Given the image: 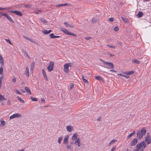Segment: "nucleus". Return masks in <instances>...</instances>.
Listing matches in <instances>:
<instances>
[{"mask_svg": "<svg viewBox=\"0 0 151 151\" xmlns=\"http://www.w3.org/2000/svg\"><path fill=\"white\" fill-rule=\"evenodd\" d=\"M21 115L19 113H16L11 116L9 117V119H11L16 118H19L21 117Z\"/></svg>", "mask_w": 151, "mask_h": 151, "instance_id": "obj_6", "label": "nucleus"}, {"mask_svg": "<svg viewBox=\"0 0 151 151\" xmlns=\"http://www.w3.org/2000/svg\"><path fill=\"white\" fill-rule=\"evenodd\" d=\"M74 87V85L73 83H71L70 86V89H72Z\"/></svg>", "mask_w": 151, "mask_h": 151, "instance_id": "obj_53", "label": "nucleus"}, {"mask_svg": "<svg viewBox=\"0 0 151 151\" xmlns=\"http://www.w3.org/2000/svg\"><path fill=\"white\" fill-rule=\"evenodd\" d=\"M42 33L46 35L50 33L51 32V30H47L45 29L43 30L42 31Z\"/></svg>", "mask_w": 151, "mask_h": 151, "instance_id": "obj_15", "label": "nucleus"}, {"mask_svg": "<svg viewBox=\"0 0 151 151\" xmlns=\"http://www.w3.org/2000/svg\"><path fill=\"white\" fill-rule=\"evenodd\" d=\"M119 30V28L117 27H115L114 28V30L115 31H118Z\"/></svg>", "mask_w": 151, "mask_h": 151, "instance_id": "obj_52", "label": "nucleus"}, {"mask_svg": "<svg viewBox=\"0 0 151 151\" xmlns=\"http://www.w3.org/2000/svg\"><path fill=\"white\" fill-rule=\"evenodd\" d=\"M17 98L22 103H24L25 102L22 99L20 98L19 96H17Z\"/></svg>", "mask_w": 151, "mask_h": 151, "instance_id": "obj_30", "label": "nucleus"}, {"mask_svg": "<svg viewBox=\"0 0 151 151\" xmlns=\"http://www.w3.org/2000/svg\"><path fill=\"white\" fill-rule=\"evenodd\" d=\"M25 89L28 93H29L30 95H31L32 93L31 92V91L29 89V88L28 87H25Z\"/></svg>", "mask_w": 151, "mask_h": 151, "instance_id": "obj_16", "label": "nucleus"}, {"mask_svg": "<svg viewBox=\"0 0 151 151\" xmlns=\"http://www.w3.org/2000/svg\"><path fill=\"white\" fill-rule=\"evenodd\" d=\"M60 29L63 31V32L65 33V34H67L68 35H70L71 36H76V35L75 34H73L71 32H69L68 31L64 29L63 27H60Z\"/></svg>", "mask_w": 151, "mask_h": 151, "instance_id": "obj_3", "label": "nucleus"}, {"mask_svg": "<svg viewBox=\"0 0 151 151\" xmlns=\"http://www.w3.org/2000/svg\"><path fill=\"white\" fill-rule=\"evenodd\" d=\"M118 76H122L125 77L126 78H129V76H125L122 74L119 73L117 74Z\"/></svg>", "mask_w": 151, "mask_h": 151, "instance_id": "obj_21", "label": "nucleus"}, {"mask_svg": "<svg viewBox=\"0 0 151 151\" xmlns=\"http://www.w3.org/2000/svg\"><path fill=\"white\" fill-rule=\"evenodd\" d=\"M73 63H67L65 64L64 65V68L63 69L64 72L67 73H68L69 71L68 67L73 66Z\"/></svg>", "mask_w": 151, "mask_h": 151, "instance_id": "obj_2", "label": "nucleus"}, {"mask_svg": "<svg viewBox=\"0 0 151 151\" xmlns=\"http://www.w3.org/2000/svg\"><path fill=\"white\" fill-rule=\"evenodd\" d=\"M9 12L15 14L16 15H19L20 16H22V14L21 12L18 11H9Z\"/></svg>", "mask_w": 151, "mask_h": 151, "instance_id": "obj_7", "label": "nucleus"}, {"mask_svg": "<svg viewBox=\"0 0 151 151\" xmlns=\"http://www.w3.org/2000/svg\"><path fill=\"white\" fill-rule=\"evenodd\" d=\"M91 22L93 23H95L96 22L97 20L96 19H93L92 20Z\"/></svg>", "mask_w": 151, "mask_h": 151, "instance_id": "obj_43", "label": "nucleus"}, {"mask_svg": "<svg viewBox=\"0 0 151 151\" xmlns=\"http://www.w3.org/2000/svg\"><path fill=\"white\" fill-rule=\"evenodd\" d=\"M7 104L8 105H10L11 104V102L9 100L7 102Z\"/></svg>", "mask_w": 151, "mask_h": 151, "instance_id": "obj_64", "label": "nucleus"}, {"mask_svg": "<svg viewBox=\"0 0 151 151\" xmlns=\"http://www.w3.org/2000/svg\"><path fill=\"white\" fill-rule=\"evenodd\" d=\"M35 65V62H33L32 63L31 65L30 68H34V67Z\"/></svg>", "mask_w": 151, "mask_h": 151, "instance_id": "obj_49", "label": "nucleus"}, {"mask_svg": "<svg viewBox=\"0 0 151 151\" xmlns=\"http://www.w3.org/2000/svg\"><path fill=\"white\" fill-rule=\"evenodd\" d=\"M109 55L110 57L115 56V55H114L112 54L111 53H109Z\"/></svg>", "mask_w": 151, "mask_h": 151, "instance_id": "obj_63", "label": "nucleus"}, {"mask_svg": "<svg viewBox=\"0 0 151 151\" xmlns=\"http://www.w3.org/2000/svg\"><path fill=\"white\" fill-rule=\"evenodd\" d=\"M145 141L147 142V144H149L151 142V139L150 137H146L145 138Z\"/></svg>", "mask_w": 151, "mask_h": 151, "instance_id": "obj_14", "label": "nucleus"}, {"mask_svg": "<svg viewBox=\"0 0 151 151\" xmlns=\"http://www.w3.org/2000/svg\"><path fill=\"white\" fill-rule=\"evenodd\" d=\"M110 71L112 72H116V71L114 70H111Z\"/></svg>", "mask_w": 151, "mask_h": 151, "instance_id": "obj_61", "label": "nucleus"}, {"mask_svg": "<svg viewBox=\"0 0 151 151\" xmlns=\"http://www.w3.org/2000/svg\"><path fill=\"white\" fill-rule=\"evenodd\" d=\"M16 93L19 94H21V93L17 89H16Z\"/></svg>", "mask_w": 151, "mask_h": 151, "instance_id": "obj_56", "label": "nucleus"}, {"mask_svg": "<svg viewBox=\"0 0 151 151\" xmlns=\"http://www.w3.org/2000/svg\"><path fill=\"white\" fill-rule=\"evenodd\" d=\"M143 13L141 12H139V13L137 15L138 18L141 17H142Z\"/></svg>", "mask_w": 151, "mask_h": 151, "instance_id": "obj_23", "label": "nucleus"}, {"mask_svg": "<svg viewBox=\"0 0 151 151\" xmlns=\"http://www.w3.org/2000/svg\"><path fill=\"white\" fill-rule=\"evenodd\" d=\"M23 52L24 53V54L26 55L29 58V59H30V57H29V56L28 55L27 53V52H25L24 51H23Z\"/></svg>", "mask_w": 151, "mask_h": 151, "instance_id": "obj_41", "label": "nucleus"}, {"mask_svg": "<svg viewBox=\"0 0 151 151\" xmlns=\"http://www.w3.org/2000/svg\"><path fill=\"white\" fill-rule=\"evenodd\" d=\"M137 139L136 138L134 139L131 142L130 145L131 146H133L135 145L137 143Z\"/></svg>", "mask_w": 151, "mask_h": 151, "instance_id": "obj_9", "label": "nucleus"}, {"mask_svg": "<svg viewBox=\"0 0 151 151\" xmlns=\"http://www.w3.org/2000/svg\"><path fill=\"white\" fill-rule=\"evenodd\" d=\"M42 11L40 10H38L37 9H36L35 11V13L36 14H40L41 13Z\"/></svg>", "mask_w": 151, "mask_h": 151, "instance_id": "obj_26", "label": "nucleus"}, {"mask_svg": "<svg viewBox=\"0 0 151 151\" xmlns=\"http://www.w3.org/2000/svg\"><path fill=\"white\" fill-rule=\"evenodd\" d=\"M0 14L2 16H4L5 17H6L8 15L6 14H2L1 13H0Z\"/></svg>", "mask_w": 151, "mask_h": 151, "instance_id": "obj_47", "label": "nucleus"}, {"mask_svg": "<svg viewBox=\"0 0 151 151\" xmlns=\"http://www.w3.org/2000/svg\"><path fill=\"white\" fill-rule=\"evenodd\" d=\"M4 100H6V99L3 96L1 95H0V101H3Z\"/></svg>", "mask_w": 151, "mask_h": 151, "instance_id": "obj_28", "label": "nucleus"}, {"mask_svg": "<svg viewBox=\"0 0 151 151\" xmlns=\"http://www.w3.org/2000/svg\"><path fill=\"white\" fill-rule=\"evenodd\" d=\"M121 18L124 22L125 23L129 22V21L127 18L122 17H121Z\"/></svg>", "mask_w": 151, "mask_h": 151, "instance_id": "obj_25", "label": "nucleus"}, {"mask_svg": "<svg viewBox=\"0 0 151 151\" xmlns=\"http://www.w3.org/2000/svg\"><path fill=\"white\" fill-rule=\"evenodd\" d=\"M114 20V18L113 17L109 18V21L111 22L113 21Z\"/></svg>", "mask_w": 151, "mask_h": 151, "instance_id": "obj_50", "label": "nucleus"}, {"mask_svg": "<svg viewBox=\"0 0 151 151\" xmlns=\"http://www.w3.org/2000/svg\"><path fill=\"white\" fill-rule=\"evenodd\" d=\"M5 40H6L7 42L9 43L10 45H12V43L11 42L10 40L9 39H5Z\"/></svg>", "mask_w": 151, "mask_h": 151, "instance_id": "obj_42", "label": "nucleus"}, {"mask_svg": "<svg viewBox=\"0 0 151 151\" xmlns=\"http://www.w3.org/2000/svg\"><path fill=\"white\" fill-rule=\"evenodd\" d=\"M0 63L2 65H4V60L2 57L1 56L0 57Z\"/></svg>", "mask_w": 151, "mask_h": 151, "instance_id": "obj_27", "label": "nucleus"}, {"mask_svg": "<svg viewBox=\"0 0 151 151\" xmlns=\"http://www.w3.org/2000/svg\"><path fill=\"white\" fill-rule=\"evenodd\" d=\"M91 38V37H87L86 38H85V39H86V40H89Z\"/></svg>", "mask_w": 151, "mask_h": 151, "instance_id": "obj_58", "label": "nucleus"}, {"mask_svg": "<svg viewBox=\"0 0 151 151\" xmlns=\"http://www.w3.org/2000/svg\"><path fill=\"white\" fill-rule=\"evenodd\" d=\"M50 36L51 38H54L55 35L53 33H51L50 34Z\"/></svg>", "mask_w": 151, "mask_h": 151, "instance_id": "obj_40", "label": "nucleus"}, {"mask_svg": "<svg viewBox=\"0 0 151 151\" xmlns=\"http://www.w3.org/2000/svg\"><path fill=\"white\" fill-rule=\"evenodd\" d=\"M66 129L68 132H70L73 130V127L72 126L68 125L66 126Z\"/></svg>", "mask_w": 151, "mask_h": 151, "instance_id": "obj_8", "label": "nucleus"}, {"mask_svg": "<svg viewBox=\"0 0 151 151\" xmlns=\"http://www.w3.org/2000/svg\"><path fill=\"white\" fill-rule=\"evenodd\" d=\"M83 81L84 83H88V81L86 79H83Z\"/></svg>", "mask_w": 151, "mask_h": 151, "instance_id": "obj_54", "label": "nucleus"}, {"mask_svg": "<svg viewBox=\"0 0 151 151\" xmlns=\"http://www.w3.org/2000/svg\"><path fill=\"white\" fill-rule=\"evenodd\" d=\"M134 72V71H131L128 72V75H131L133 74Z\"/></svg>", "mask_w": 151, "mask_h": 151, "instance_id": "obj_45", "label": "nucleus"}, {"mask_svg": "<svg viewBox=\"0 0 151 151\" xmlns=\"http://www.w3.org/2000/svg\"><path fill=\"white\" fill-rule=\"evenodd\" d=\"M136 148V149L135 150H134L133 151H139V150L140 149V147H138V145H137Z\"/></svg>", "mask_w": 151, "mask_h": 151, "instance_id": "obj_38", "label": "nucleus"}, {"mask_svg": "<svg viewBox=\"0 0 151 151\" xmlns=\"http://www.w3.org/2000/svg\"><path fill=\"white\" fill-rule=\"evenodd\" d=\"M69 139V136L68 135H66L65 136L64 141H63V143L65 144H67L68 143Z\"/></svg>", "mask_w": 151, "mask_h": 151, "instance_id": "obj_10", "label": "nucleus"}, {"mask_svg": "<svg viewBox=\"0 0 151 151\" xmlns=\"http://www.w3.org/2000/svg\"><path fill=\"white\" fill-rule=\"evenodd\" d=\"M116 142H117V140L116 139H113L109 143V145H111L113 143H115Z\"/></svg>", "mask_w": 151, "mask_h": 151, "instance_id": "obj_37", "label": "nucleus"}, {"mask_svg": "<svg viewBox=\"0 0 151 151\" xmlns=\"http://www.w3.org/2000/svg\"><path fill=\"white\" fill-rule=\"evenodd\" d=\"M3 70V68L1 66L0 68V75L2 74V72Z\"/></svg>", "mask_w": 151, "mask_h": 151, "instance_id": "obj_36", "label": "nucleus"}, {"mask_svg": "<svg viewBox=\"0 0 151 151\" xmlns=\"http://www.w3.org/2000/svg\"><path fill=\"white\" fill-rule=\"evenodd\" d=\"M137 136L139 139H140L142 138L143 135L141 134L140 131H139L137 133Z\"/></svg>", "mask_w": 151, "mask_h": 151, "instance_id": "obj_12", "label": "nucleus"}, {"mask_svg": "<svg viewBox=\"0 0 151 151\" xmlns=\"http://www.w3.org/2000/svg\"><path fill=\"white\" fill-rule=\"evenodd\" d=\"M116 149V147H113L111 150V151H114V150Z\"/></svg>", "mask_w": 151, "mask_h": 151, "instance_id": "obj_60", "label": "nucleus"}, {"mask_svg": "<svg viewBox=\"0 0 151 151\" xmlns=\"http://www.w3.org/2000/svg\"><path fill=\"white\" fill-rule=\"evenodd\" d=\"M95 78L97 80H98L100 81L103 80L102 78L101 77H100L99 76H96Z\"/></svg>", "mask_w": 151, "mask_h": 151, "instance_id": "obj_32", "label": "nucleus"}, {"mask_svg": "<svg viewBox=\"0 0 151 151\" xmlns=\"http://www.w3.org/2000/svg\"><path fill=\"white\" fill-rule=\"evenodd\" d=\"M30 98L33 101H37V99L35 97L31 96Z\"/></svg>", "mask_w": 151, "mask_h": 151, "instance_id": "obj_35", "label": "nucleus"}, {"mask_svg": "<svg viewBox=\"0 0 151 151\" xmlns=\"http://www.w3.org/2000/svg\"><path fill=\"white\" fill-rule=\"evenodd\" d=\"M40 21L44 23H47V21L46 20L44 19L43 18H41L40 19Z\"/></svg>", "mask_w": 151, "mask_h": 151, "instance_id": "obj_34", "label": "nucleus"}, {"mask_svg": "<svg viewBox=\"0 0 151 151\" xmlns=\"http://www.w3.org/2000/svg\"><path fill=\"white\" fill-rule=\"evenodd\" d=\"M25 74L28 77L29 76V69L27 67L26 68Z\"/></svg>", "mask_w": 151, "mask_h": 151, "instance_id": "obj_18", "label": "nucleus"}, {"mask_svg": "<svg viewBox=\"0 0 151 151\" xmlns=\"http://www.w3.org/2000/svg\"><path fill=\"white\" fill-rule=\"evenodd\" d=\"M63 6H66L70 5V4L68 3H65L64 4H63Z\"/></svg>", "mask_w": 151, "mask_h": 151, "instance_id": "obj_57", "label": "nucleus"}, {"mask_svg": "<svg viewBox=\"0 0 151 151\" xmlns=\"http://www.w3.org/2000/svg\"><path fill=\"white\" fill-rule=\"evenodd\" d=\"M107 46H108V47H109L110 48H116L115 46H114L112 45H107Z\"/></svg>", "mask_w": 151, "mask_h": 151, "instance_id": "obj_46", "label": "nucleus"}, {"mask_svg": "<svg viewBox=\"0 0 151 151\" xmlns=\"http://www.w3.org/2000/svg\"><path fill=\"white\" fill-rule=\"evenodd\" d=\"M10 22L14 23V22L13 20H12V19L8 15L6 17Z\"/></svg>", "mask_w": 151, "mask_h": 151, "instance_id": "obj_24", "label": "nucleus"}, {"mask_svg": "<svg viewBox=\"0 0 151 151\" xmlns=\"http://www.w3.org/2000/svg\"><path fill=\"white\" fill-rule=\"evenodd\" d=\"M9 9V7L8 8H1L0 7V9L1 10H2V9Z\"/></svg>", "mask_w": 151, "mask_h": 151, "instance_id": "obj_55", "label": "nucleus"}, {"mask_svg": "<svg viewBox=\"0 0 151 151\" xmlns=\"http://www.w3.org/2000/svg\"><path fill=\"white\" fill-rule=\"evenodd\" d=\"M12 81L13 82H16V79L15 78H14L13 79H12Z\"/></svg>", "mask_w": 151, "mask_h": 151, "instance_id": "obj_59", "label": "nucleus"}, {"mask_svg": "<svg viewBox=\"0 0 151 151\" xmlns=\"http://www.w3.org/2000/svg\"><path fill=\"white\" fill-rule=\"evenodd\" d=\"M67 148L68 149H70L72 147V145H68L66 146Z\"/></svg>", "mask_w": 151, "mask_h": 151, "instance_id": "obj_48", "label": "nucleus"}, {"mask_svg": "<svg viewBox=\"0 0 151 151\" xmlns=\"http://www.w3.org/2000/svg\"><path fill=\"white\" fill-rule=\"evenodd\" d=\"M42 70L44 78L46 80L48 81V80L47 76V74L46 73L44 69H42Z\"/></svg>", "mask_w": 151, "mask_h": 151, "instance_id": "obj_13", "label": "nucleus"}, {"mask_svg": "<svg viewBox=\"0 0 151 151\" xmlns=\"http://www.w3.org/2000/svg\"><path fill=\"white\" fill-rule=\"evenodd\" d=\"M137 145L140 147V149L141 148V150L143 151L144 149L145 148L146 146V144L145 141H142L139 143H138Z\"/></svg>", "mask_w": 151, "mask_h": 151, "instance_id": "obj_4", "label": "nucleus"}, {"mask_svg": "<svg viewBox=\"0 0 151 151\" xmlns=\"http://www.w3.org/2000/svg\"><path fill=\"white\" fill-rule=\"evenodd\" d=\"M78 136V134L76 133L74 134L73 136L72 139V140H76L77 139Z\"/></svg>", "mask_w": 151, "mask_h": 151, "instance_id": "obj_20", "label": "nucleus"}, {"mask_svg": "<svg viewBox=\"0 0 151 151\" xmlns=\"http://www.w3.org/2000/svg\"><path fill=\"white\" fill-rule=\"evenodd\" d=\"M64 24L67 27H69L72 28L74 27V26L73 25L70 24L68 23V22H65Z\"/></svg>", "mask_w": 151, "mask_h": 151, "instance_id": "obj_19", "label": "nucleus"}, {"mask_svg": "<svg viewBox=\"0 0 151 151\" xmlns=\"http://www.w3.org/2000/svg\"><path fill=\"white\" fill-rule=\"evenodd\" d=\"M41 101L42 103H45V100L42 98H41Z\"/></svg>", "mask_w": 151, "mask_h": 151, "instance_id": "obj_62", "label": "nucleus"}, {"mask_svg": "<svg viewBox=\"0 0 151 151\" xmlns=\"http://www.w3.org/2000/svg\"><path fill=\"white\" fill-rule=\"evenodd\" d=\"M63 4H59L56 6V7H60L61 6H63Z\"/></svg>", "mask_w": 151, "mask_h": 151, "instance_id": "obj_51", "label": "nucleus"}, {"mask_svg": "<svg viewBox=\"0 0 151 151\" xmlns=\"http://www.w3.org/2000/svg\"><path fill=\"white\" fill-rule=\"evenodd\" d=\"M23 6L25 8H30L32 6V5L30 4H27L23 5Z\"/></svg>", "mask_w": 151, "mask_h": 151, "instance_id": "obj_29", "label": "nucleus"}, {"mask_svg": "<svg viewBox=\"0 0 151 151\" xmlns=\"http://www.w3.org/2000/svg\"><path fill=\"white\" fill-rule=\"evenodd\" d=\"M1 124L0 125H2L3 126H4L5 125L6 123L5 121L3 120H1Z\"/></svg>", "mask_w": 151, "mask_h": 151, "instance_id": "obj_31", "label": "nucleus"}, {"mask_svg": "<svg viewBox=\"0 0 151 151\" xmlns=\"http://www.w3.org/2000/svg\"><path fill=\"white\" fill-rule=\"evenodd\" d=\"M133 135V134L131 133L127 136V138L128 139H129L130 137Z\"/></svg>", "mask_w": 151, "mask_h": 151, "instance_id": "obj_44", "label": "nucleus"}, {"mask_svg": "<svg viewBox=\"0 0 151 151\" xmlns=\"http://www.w3.org/2000/svg\"><path fill=\"white\" fill-rule=\"evenodd\" d=\"M3 79V77H0V88H1V86L2 81Z\"/></svg>", "mask_w": 151, "mask_h": 151, "instance_id": "obj_39", "label": "nucleus"}, {"mask_svg": "<svg viewBox=\"0 0 151 151\" xmlns=\"http://www.w3.org/2000/svg\"><path fill=\"white\" fill-rule=\"evenodd\" d=\"M140 132L141 134H142L143 136L145 135L146 134V130L145 129L142 128L141 129Z\"/></svg>", "mask_w": 151, "mask_h": 151, "instance_id": "obj_17", "label": "nucleus"}, {"mask_svg": "<svg viewBox=\"0 0 151 151\" xmlns=\"http://www.w3.org/2000/svg\"><path fill=\"white\" fill-rule=\"evenodd\" d=\"M100 60L102 62L107 65V67H106L107 68L111 69L114 68V67L112 63L106 61L101 59H100Z\"/></svg>", "mask_w": 151, "mask_h": 151, "instance_id": "obj_1", "label": "nucleus"}, {"mask_svg": "<svg viewBox=\"0 0 151 151\" xmlns=\"http://www.w3.org/2000/svg\"><path fill=\"white\" fill-rule=\"evenodd\" d=\"M74 144L77 145H78V147H80L81 144L80 142V140L79 138H78L76 139V141L74 142Z\"/></svg>", "mask_w": 151, "mask_h": 151, "instance_id": "obj_11", "label": "nucleus"}, {"mask_svg": "<svg viewBox=\"0 0 151 151\" xmlns=\"http://www.w3.org/2000/svg\"><path fill=\"white\" fill-rule=\"evenodd\" d=\"M133 62L136 63L137 64H139L140 63V62L138 60H133Z\"/></svg>", "mask_w": 151, "mask_h": 151, "instance_id": "obj_33", "label": "nucleus"}, {"mask_svg": "<svg viewBox=\"0 0 151 151\" xmlns=\"http://www.w3.org/2000/svg\"><path fill=\"white\" fill-rule=\"evenodd\" d=\"M63 138V137L62 136H61L58 138V142L59 144H61V141L62 140Z\"/></svg>", "mask_w": 151, "mask_h": 151, "instance_id": "obj_22", "label": "nucleus"}, {"mask_svg": "<svg viewBox=\"0 0 151 151\" xmlns=\"http://www.w3.org/2000/svg\"><path fill=\"white\" fill-rule=\"evenodd\" d=\"M54 65V63L52 61H51L49 65L47 67V69L50 72L53 70Z\"/></svg>", "mask_w": 151, "mask_h": 151, "instance_id": "obj_5", "label": "nucleus"}]
</instances>
